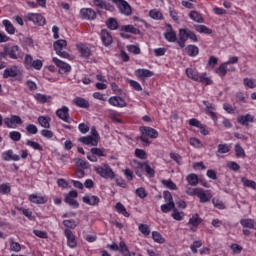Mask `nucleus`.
Wrapping results in <instances>:
<instances>
[{
    "label": "nucleus",
    "instance_id": "obj_53",
    "mask_svg": "<svg viewBox=\"0 0 256 256\" xmlns=\"http://www.w3.org/2000/svg\"><path fill=\"white\" fill-rule=\"evenodd\" d=\"M189 143L195 149H201L203 147V142L197 138H190Z\"/></svg>",
    "mask_w": 256,
    "mask_h": 256
},
{
    "label": "nucleus",
    "instance_id": "obj_27",
    "mask_svg": "<svg viewBox=\"0 0 256 256\" xmlns=\"http://www.w3.org/2000/svg\"><path fill=\"white\" fill-rule=\"evenodd\" d=\"M135 75L139 79H147L149 77H153L155 75L153 71L148 70V69H137L135 70Z\"/></svg>",
    "mask_w": 256,
    "mask_h": 256
},
{
    "label": "nucleus",
    "instance_id": "obj_59",
    "mask_svg": "<svg viewBox=\"0 0 256 256\" xmlns=\"http://www.w3.org/2000/svg\"><path fill=\"white\" fill-rule=\"evenodd\" d=\"M149 15L152 19H163V14L161 13V11L157 10V9H154V10H151L149 12Z\"/></svg>",
    "mask_w": 256,
    "mask_h": 256
},
{
    "label": "nucleus",
    "instance_id": "obj_16",
    "mask_svg": "<svg viewBox=\"0 0 256 256\" xmlns=\"http://www.w3.org/2000/svg\"><path fill=\"white\" fill-rule=\"evenodd\" d=\"M28 21H32L34 25H45V18L38 13H29L26 16Z\"/></svg>",
    "mask_w": 256,
    "mask_h": 256
},
{
    "label": "nucleus",
    "instance_id": "obj_10",
    "mask_svg": "<svg viewBox=\"0 0 256 256\" xmlns=\"http://www.w3.org/2000/svg\"><path fill=\"white\" fill-rule=\"evenodd\" d=\"M196 197H198L200 203H209V201L213 199V194L211 193V190L200 188Z\"/></svg>",
    "mask_w": 256,
    "mask_h": 256
},
{
    "label": "nucleus",
    "instance_id": "obj_62",
    "mask_svg": "<svg viewBox=\"0 0 256 256\" xmlns=\"http://www.w3.org/2000/svg\"><path fill=\"white\" fill-rule=\"evenodd\" d=\"M9 137L12 141H21V134L19 131H11Z\"/></svg>",
    "mask_w": 256,
    "mask_h": 256
},
{
    "label": "nucleus",
    "instance_id": "obj_32",
    "mask_svg": "<svg viewBox=\"0 0 256 256\" xmlns=\"http://www.w3.org/2000/svg\"><path fill=\"white\" fill-rule=\"evenodd\" d=\"M17 75H18V71L16 67L7 68L4 70L3 78L9 79V77H17Z\"/></svg>",
    "mask_w": 256,
    "mask_h": 256
},
{
    "label": "nucleus",
    "instance_id": "obj_25",
    "mask_svg": "<svg viewBox=\"0 0 256 256\" xmlns=\"http://www.w3.org/2000/svg\"><path fill=\"white\" fill-rule=\"evenodd\" d=\"M73 103L76 107H80L81 109H89L90 107L89 100L82 97L74 98Z\"/></svg>",
    "mask_w": 256,
    "mask_h": 256
},
{
    "label": "nucleus",
    "instance_id": "obj_20",
    "mask_svg": "<svg viewBox=\"0 0 256 256\" xmlns=\"http://www.w3.org/2000/svg\"><path fill=\"white\" fill-rule=\"evenodd\" d=\"M3 161H20L21 157L13 153V150H7L2 153Z\"/></svg>",
    "mask_w": 256,
    "mask_h": 256
},
{
    "label": "nucleus",
    "instance_id": "obj_46",
    "mask_svg": "<svg viewBox=\"0 0 256 256\" xmlns=\"http://www.w3.org/2000/svg\"><path fill=\"white\" fill-rule=\"evenodd\" d=\"M34 99H36L38 103H49V101H51V97L44 94H36Z\"/></svg>",
    "mask_w": 256,
    "mask_h": 256
},
{
    "label": "nucleus",
    "instance_id": "obj_31",
    "mask_svg": "<svg viewBox=\"0 0 256 256\" xmlns=\"http://www.w3.org/2000/svg\"><path fill=\"white\" fill-rule=\"evenodd\" d=\"M2 24L5 27V31L8 33V35H15V26H13V23H11V21L3 20Z\"/></svg>",
    "mask_w": 256,
    "mask_h": 256
},
{
    "label": "nucleus",
    "instance_id": "obj_58",
    "mask_svg": "<svg viewBox=\"0 0 256 256\" xmlns=\"http://www.w3.org/2000/svg\"><path fill=\"white\" fill-rule=\"evenodd\" d=\"M11 193V186L9 184H1L0 185V194L1 195H9Z\"/></svg>",
    "mask_w": 256,
    "mask_h": 256
},
{
    "label": "nucleus",
    "instance_id": "obj_49",
    "mask_svg": "<svg viewBox=\"0 0 256 256\" xmlns=\"http://www.w3.org/2000/svg\"><path fill=\"white\" fill-rule=\"evenodd\" d=\"M171 217L175 221H183V217H185V215L183 214V212H179V210L175 208L174 211H172Z\"/></svg>",
    "mask_w": 256,
    "mask_h": 256
},
{
    "label": "nucleus",
    "instance_id": "obj_38",
    "mask_svg": "<svg viewBox=\"0 0 256 256\" xmlns=\"http://www.w3.org/2000/svg\"><path fill=\"white\" fill-rule=\"evenodd\" d=\"M152 239L155 243H159L160 245H163V243H165V238L158 231L152 232Z\"/></svg>",
    "mask_w": 256,
    "mask_h": 256
},
{
    "label": "nucleus",
    "instance_id": "obj_43",
    "mask_svg": "<svg viewBox=\"0 0 256 256\" xmlns=\"http://www.w3.org/2000/svg\"><path fill=\"white\" fill-rule=\"evenodd\" d=\"M189 17L190 19H192V21H195L196 23H203V16H201L197 11H191L189 13Z\"/></svg>",
    "mask_w": 256,
    "mask_h": 256
},
{
    "label": "nucleus",
    "instance_id": "obj_39",
    "mask_svg": "<svg viewBox=\"0 0 256 256\" xmlns=\"http://www.w3.org/2000/svg\"><path fill=\"white\" fill-rule=\"evenodd\" d=\"M26 145L27 147H31V149H34V151H43V146L33 140H26Z\"/></svg>",
    "mask_w": 256,
    "mask_h": 256
},
{
    "label": "nucleus",
    "instance_id": "obj_14",
    "mask_svg": "<svg viewBox=\"0 0 256 256\" xmlns=\"http://www.w3.org/2000/svg\"><path fill=\"white\" fill-rule=\"evenodd\" d=\"M4 53L5 55H8L10 59H19L21 50L19 49V46H11L4 48Z\"/></svg>",
    "mask_w": 256,
    "mask_h": 256
},
{
    "label": "nucleus",
    "instance_id": "obj_54",
    "mask_svg": "<svg viewBox=\"0 0 256 256\" xmlns=\"http://www.w3.org/2000/svg\"><path fill=\"white\" fill-rule=\"evenodd\" d=\"M121 31H125V33L136 34V33H138L139 30L137 28H135V26H133V25H124L121 27Z\"/></svg>",
    "mask_w": 256,
    "mask_h": 256
},
{
    "label": "nucleus",
    "instance_id": "obj_47",
    "mask_svg": "<svg viewBox=\"0 0 256 256\" xmlns=\"http://www.w3.org/2000/svg\"><path fill=\"white\" fill-rule=\"evenodd\" d=\"M241 182L243 183L244 187H249L250 189H256V182L253 180H249L245 177L241 179Z\"/></svg>",
    "mask_w": 256,
    "mask_h": 256
},
{
    "label": "nucleus",
    "instance_id": "obj_29",
    "mask_svg": "<svg viewBox=\"0 0 256 256\" xmlns=\"http://www.w3.org/2000/svg\"><path fill=\"white\" fill-rule=\"evenodd\" d=\"M77 50L79 51L81 57H91V49H89V47H87V45L83 44V43H78L76 45Z\"/></svg>",
    "mask_w": 256,
    "mask_h": 256
},
{
    "label": "nucleus",
    "instance_id": "obj_12",
    "mask_svg": "<svg viewBox=\"0 0 256 256\" xmlns=\"http://www.w3.org/2000/svg\"><path fill=\"white\" fill-rule=\"evenodd\" d=\"M80 17L81 19H86L87 21H93V19H96L97 12L91 8H82L80 10Z\"/></svg>",
    "mask_w": 256,
    "mask_h": 256
},
{
    "label": "nucleus",
    "instance_id": "obj_15",
    "mask_svg": "<svg viewBox=\"0 0 256 256\" xmlns=\"http://www.w3.org/2000/svg\"><path fill=\"white\" fill-rule=\"evenodd\" d=\"M64 235L67 239L68 247H70V249H75V247H77V239H75V234H73V231L65 229Z\"/></svg>",
    "mask_w": 256,
    "mask_h": 256
},
{
    "label": "nucleus",
    "instance_id": "obj_35",
    "mask_svg": "<svg viewBox=\"0 0 256 256\" xmlns=\"http://www.w3.org/2000/svg\"><path fill=\"white\" fill-rule=\"evenodd\" d=\"M186 181H188L189 185L192 187H197V185H199V177L197 174H189L186 178Z\"/></svg>",
    "mask_w": 256,
    "mask_h": 256
},
{
    "label": "nucleus",
    "instance_id": "obj_50",
    "mask_svg": "<svg viewBox=\"0 0 256 256\" xmlns=\"http://www.w3.org/2000/svg\"><path fill=\"white\" fill-rule=\"evenodd\" d=\"M106 25L108 29H111L112 31H115L117 27H119L117 20H115L114 18H109L106 22Z\"/></svg>",
    "mask_w": 256,
    "mask_h": 256
},
{
    "label": "nucleus",
    "instance_id": "obj_37",
    "mask_svg": "<svg viewBox=\"0 0 256 256\" xmlns=\"http://www.w3.org/2000/svg\"><path fill=\"white\" fill-rule=\"evenodd\" d=\"M118 251H120V253H122V255L124 256H132L133 254H131V252L129 251V248L127 247V244H125L124 241H121L119 243V248Z\"/></svg>",
    "mask_w": 256,
    "mask_h": 256
},
{
    "label": "nucleus",
    "instance_id": "obj_5",
    "mask_svg": "<svg viewBox=\"0 0 256 256\" xmlns=\"http://www.w3.org/2000/svg\"><path fill=\"white\" fill-rule=\"evenodd\" d=\"M4 125L8 129H17L19 125H23V120L17 115H12L10 117L4 118Z\"/></svg>",
    "mask_w": 256,
    "mask_h": 256
},
{
    "label": "nucleus",
    "instance_id": "obj_9",
    "mask_svg": "<svg viewBox=\"0 0 256 256\" xmlns=\"http://www.w3.org/2000/svg\"><path fill=\"white\" fill-rule=\"evenodd\" d=\"M203 105H205V107H206L205 111H206L207 115H210V117L214 121V123H217L218 118H217V114L215 113L217 108H216L215 104L204 100Z\"/></svg>",
    "mask_w": 256,
    "mask_h": 256
},
{
    "label": "nucleus",
    "instance_id": "obj_52",
    "mask_svg": "<svg viewBox=\"0 0 256 256\" xmlns=\"http://www.w3.org/2000/svg\"><path fill=\"white\" fill-rule=\"evenodd\" d=\"M231 151V146L229 144H219L218 145V151L217 153H220L221 155L225 153H229Z\"/></svg>",
    "mask_w": 256,
    "mask_h": 256
},
{
    "label": "nucleus",
    "instance_id": "obj_57",
    "mask_svg": "<svg viewBox=\"0 0 256 256\" xmlns=\"http://www.w3.org/2000/svg\"><path fill=\"white\" fill-rule=\"evenodd\" d=\"M217 63H219V58H217L215 56H211L208 60L207 68L215 69V65H217Z\"/></svg>",
    "mask_w": 256,
    "mask_h": 256
},
{
    "label": "nucleus",
    "instance_id": "obj_13",
    "mask_svg": "<svg viewBox=\"0 0 256 256\" xmlns=\"http://www.w3.org/2000/svg\"><path fill=\"white\" fill-rule=\"evenodd\" d=\"M82 201L83 203H85L86 205H90L91 207H96V205H99V203H101V199L93 194H86L82 198Z\"/></svg>",
    "mask_w": 256,
    "mask_h": 256
},
{
    "label": "nucleus",
    "instance_id": "obj_45",
    "mask_svg": "<svg viewBox=\"0 0 256 256\" xmlns=\"http://www.w3.org/2000/svg\"><path fill=\"white\" fill-rule=\"evenodd\" d=\"M115 209H116L117 213H120L124 217H129V212H127V209L125 208V206L123 204H121L120 202H118L116 204Z\"/></svg>",
    "mask_w": 256,
    "mask_h": 256
},
{
    "label": "nucleus",
    "instance_id": "obj_44",
    "mask_svg": "<svg viewBox=\"0 0 256 256\" xmlns=\"http://www.w3.org/2000/svg\"><path fill=\"white\" fill-rule=\"evenodd\" d=\"M195 30L198 33H204L205 35H211L213 33V31L205 25H196Z\"/></svg>",
    "mask_w": 256,
    "mask_h": 256
},
{
    "label": "nucleus",
    "instance_id": "obj_36",
    "mask_svg": "<svg viewBox=\"0 0 256 256\" xmlns=\"http://www.w3.org/2000/svg\"><path fill=\"white\" fill-rule=\"evenodd\" d=\"M161 184L166 187V189H171V191H177V184L173 180H161Z\"/></svg>",
    "mask_w": 256,
    "mask_h": 256
},
{
    "label": "nucleus",
    "instance_id": "obj_4",
    "mask_svg": "<svg viewBox=\"0 0 256 256\" xmlns=\"http://www.w3.org/2000/svg\"><path fill=\"white\" fill-rule=\"evenodd\" d=\"M54 50L56 51V55L62 57L63 59H69V53L63 51L65 47H67V41L60 39L54 42Z\"/></svg>",
    "mask_w": 256,
    "mask_h": 256
},
{
    "label": "nucleus",
    "instance_id": "obj_1",
    "mask_svg": "<svg viewBox=\"0 0 256 256\" xmlns=\"http://www.w3.org/2000/svg\"><path fill=\"white\" fill-rule=\"evenodd\" d=\"M186 75L188 79L192 81H197L198 83H204V85H211V79L207 77V73H202L199 75L197 69L187 68Z\"/></svg>",
    "mask_w": 256,
    "mask_h": 256
},
{
    "label": "nucleus",
    "instance_id": "obj_33",
    "mask_svg": "<svg viewBox=\"0 0 256 256\" xmlns=\"http://www.w3.org/2000/svg\"><path fill=\"white\" fill-rule=\"evenodd\" d=\"M162 213H169L170 211H174L175 208V202H166L165 204H162L160 207Z\"/></svg>",
    "mask_w": 256,
    "mask_h": 256
},
{
    "label": "nucleus",
    "instance_id": "obj_34",
    "mask_svg": "<svg viewBox=\"0 0 256 256\" xmlns=\"http://www.w3.org/2000/svg\"><path fill=\"white\" fill-rule=\"evenodd\" d=\"M186 53H188L190 57H197V55H199V47L195 45H188L186 47Z\"/></svg>",
    "mask_w": 256,
    "mask_h": 256
},
{
    "label": "nucleus",
    "instance_id": "obj_3",
    "mask_svg": "<svg viewBox=\"0 0 256 256\" xmlns=\"http://www.w3.org/2000/svg\"><path fill=\"white\" fill-rule=\"evenodd\" d=\"M140 133L142 134L140 137L141 141L148 145L151 144L148 137H150V139H157V137H159V132H157V130L147 126L140 127Z\"/></svg>",
    "mask_w": 256,
    "mask_h": 256
},
{
    "label": "nucleus",
    "instance_id": "obj_24",
    "mask_svg": "<svg viewBox=\"0 0 256 256\" xmlns=\"http://www.w3.org/2000/svg\"><path fill=\"white\" fill-rule=\"evenodd\" d=\"M93 5L95 7H99V9H105L106 11H115V7L111 6V4H107L104 0H93Z\"/></svg>",
    "mask_w": 256,
    "mask_h": 256
},
{
    "label": "nucleus",
    "instance_id": "obj_7",
    "mask_svg": "<svg viewBox=\"0 0 256 256\" xmlns=\"http://www.w3.org/2000/svg\"><path fill=\"white\" fill-rule=\"evenodd\" d=\"M29 201L30 203H33L34 205H45L49 199L45 195H41V193H33L29 195Z\"/></svg>",
    "mask_w": 256,
    "mask_h": 256
},
{
    "label": "nucleus",
    "instance_id": "obj_17",
    "mask_svg": "<svg viewBox=\"0 0 256 256\" xmlns=\"http://www.w3.org/2000/svg\"><path fill=\"white\" fill-rule=\"evenodd\" d=\"M52 61L55 65H57L60 69V73H69L71 71V65L66 62L61 61L57 57H53Z\"/></svg>",
    "mask_w": 256,
    "mask_h": 256
},
{
    "label": "nucleus",
    "instance_id": "obj_11",
    "mask_svg": "<svg viewBox=\"0 0 256 256\" xmlns=\"http://www.w3.org/2000/svg\"><path fill=\"white\" fill-rule=\"evenodd\" d=\"M109 105H112V107H118L120 109H123V107H127V102L125 99L121 98V96H111L108 99Z\"/></svg>",
    "mask_w": 256,
    "mask_h": 256
},
{
    "label": "nucleus",
    "instance_id": "obj_26",
    "mask_svg": "<svg viewBox=\"0 0 256 256\" xmlns=\"http://www.w3.org/2000/svg\"><path fill=\"white\" fill-rule=\"evenodd\" d=\"M101 41L105 47H109L113 43V36L107 30L101 31Z\"/></svg>",
    "mask_w": 256,
    "mask_h": 256
},
{
    "label": "nucleus",
    "instance_id": "obj_42",
    "mask_svg": "<svg viewBox=\"0 0 256 256\" xmlns=\"http://www.w3.org/2000/svg\"><path fill=\"white\" fill-rule=\"evenodd\" d=\"M63 225L66 227L65 229H69V231H71V229H75L77 227L78 223L73 219H67L63 221Z\"/></svg>",
    "mask_w": 256,
    "mask_h": 256
},
{
    "label": "nucleus",
    "instance_id": "obj_8",
    "mask_svg": "<svg viewBox=\"0 0 256 256\" xmlns=\"http://www.w3.org/2000/svg\"><path fill=\"white\" fill-rule=\"evenodd\" d=\"M77 191L76 190H71L66 196H65V201L66 203L72 207V209H77L79 207V202H77Z\"/></svg>",
    "mask_w": 256,
    "mask_h": 256
},
{
    "label": "nucleus",
    "instance_id": "obj_55",
    "mask_svg": "<svg viewBox=\"0 0 256 256\" xmlns=\"http://www.w3.org/2000/svg\"><path fill=\"white\" fill-rule=\"evenodd\" d=\"M243 82H244V85L249 89H255L256 87V81L253 78H245Z\"/></svg>",
    "mask_w": 256,
    "mask_h": 256
},
{
    "label": "nucleus",
    "instance_id": "obj_63",
    "mask_svg": "<svg viewBox=\"0 0 256 256\" xmlns=\"http://www.w3.org/2000/svg\"><path fill=\"white\" fill-rule=\"evenodd\" d=\"M136 195L140 199H145V197H147V190H145V188H143V187L137 188Z\"/></svg>",
    "mask_w": 256,
    "mask_h": 256
},
{
    "label": "nucleus",
    "instance_id": "obj_23",
    "mask_svg": "<svg viewBox=\"0 0 256 256\" xmlns=\"http://www.w3.org/2000/svg\"><path fill=\"white\" fill-rule=\"evenodd\" d=\"M188 225L191 231H197V227L201 225V219L199 218V215H192V217L189 219Z\"/></svg>",
    "mask_w": 256,
    "mask_h": 256
},
{
    "label": "nucleus",
    "instance_id": "obj_6",
    "mask_svg": "<svg viewBox=\"0 0 256 256\" xmlns=\"http://www.w3.org/2000/svg\"><path fill=\"white\" fill-rule=\"evenodd\" d=\"M113 3H115V5H117L120 13H122V15H126L129 16L132 13L131 10V5H129V3H127V1L125 0H113Z\"/></svg>",
    "mask_w": 256,
    "mask_h": 256
},
{
    "label": "nucleus",
    "instance_id": "obj_40",
    "mask_svg": "<svg viewBox=\"0 0 256 256\" xmlns=\"http://www.w3.org/2000/svg\"><path fill=\"white\" fill-rule=\"evenodd\" d=\"M165 39L168 40L169 43H175V41H177V33L170 29L165 33Z\"/></svg>",
    "mask_w": 256,
    "mask_h": 256
},
{
    "label": "nucleus",
    "instance_id": "obj_61",
    "mask_svg": "<svg viewBox=\"0 0 256 256\" xmlns=\"http://www.w3.org/2000/svg\"><path fill=\"white\" fill-rule=\"evenodd\" d=\"M23 215L29 219V221H35V216L33 215V212L29 209L22 208L21 209Z\"/></svg>",
    "mask_w": 256,
    "mask_h": 256
},
{
    "label": "nucleus",
    "instance_id": "obj_21",
    "mask_svg": "<svg viewBox=\"0 0 256 256\" xmlns=\"http://www.w3.org/2000/svg\"><path fill=\"white\" fill-rule=\"evenodd\" d=\"M227 71H235V67L228 68L227 63L224 62L215 70V73L219 75V77H225Z\"/></svg>",
    "mask_w": 256,
    "mask_h": 256
},
{
    "label": "nucleus",
    "instance_id": "obj_18",
    "mask_svg": "<svg viewBox=\"0 0 256 256\" xmlns=\"http://www.w3.org/2000/svg\"><path fill=\"white\" fill-rule=\"evenodd\" d=\"M237 121L238 123H240V125H243L244 127H249V123L255 122V116L251 114L239 115L237 117Z\"/></svg>",
    "mask_w": 256,
    "mask_h": 256
},
{
    "label": "nucleus",
    "instance_id": "obj_56",
    "mask_svg": "<svg viewBox=\"0 0 256 256\" xmlns=\"http://www.w3.org/2000/svg\"><path fill=\"white\" fill-rule=\"evenodd\" d=\"M179 39H181V41H187V39H189V29H187V28L180 29L179 30Z\"/></svg>",
    "mask_w": 256,
    "mask_h": 256
},
{
    "label": "nucleus",
    "instance_id": "obj_51",
    "mask_svg": "<svg viewBox=\"0 0 256 256\" xmlns=\"http://www.w3.org/2000/svg\"><path fill=\"white\" fill-rule=\"evenodd\" d=\"M26 131L28 135H37V133H39V128H37L35 124H28L26 126Z\"/></svg>",
    "mask_w": 256,
    "mask_h": 256
},
{
    "label": "nucleus",
    "instance_id": "obj_60",
    "mask_svg": "<svg viewBox=\"0 0 256 256\" xmlns=\"http://www.w3.org/2000/svg\"><path fill=\"white\" fill-rule=\"evenodd\" d=\"M135 157H137L138 159H142V160L147 159V152H145V150H143V149L137 148L135 150Z\"/></svg>",
    "mask_w": 256,
    "mask_h": 256
},
{
    "label": "nucleus",
    "instance_id": "obj_19",
    "mask_svg": "<svg viewBox=\"0 0 256 256\" xmlns=\"http://www.w3.org/2000/svg\"><path fill=\"white\" fill-rule=\"evenodd\" d=\"M56 115L65 123H71L69 119V108L67 106H62L60 109H58L56 111Z\"/></svg>",
    "mask_w": 256,
    "mask_h": 256
},
{
    "label": "nucleus",
    "instance_id": "obj_2",
    "mask_svg": "<svg viewBox=\"0 0 256 256\" xmlns=\"http://www.w3.org/2000/svg\"><path fill=\"white\" fill-rule=\"evenodd\" d=\"M94 171L102 177V179H115V172H113V168L109 166V164H100L94 167Z\"/></svg>",
    "mask_w": 256,
    "mask_h": 256
},
{
    "label": "nucleus",
    "instance_id": "obj_28",
    "mask_svg": "<svg viewBox=\"0 0 256 256\" xmlns=\"http://www.w3.org/2000/svg\"><path fill=\"white\" fill-rule=\"evenodd\" d=\"M240 225H242L244 229H256V221H255V219L242 218L240 220Z\"/></svg>",
    "mask_w": 256,
    "mask_h": 256
},
{
    "label": "nucleus",
    "instance_id": "obj_22",
    "mask_svg": "<svg viewBox=\"0 0 256 256\" xmlns=\"http://www.w3.org/2000/svg\"><path fill=\"white\" fill-rule=\"evenodd\" d=\"M80 143L84 145H91L92 147H97L99 140L93 136H84L79 139Z\"/></svg>",
    "mask_w": 256,
    "mask_h": 256
},
{
    "label": "nucleus",
    "instance_id": "obj_41",
    "mask_svg": "<svg viewBox=\"0 0 256 256\" xmlns=\"http://www.w3.org/2000/svg\"><path fill=\"white\" fill-rule=\"evenodd\" d=\"M138 229H139L140 233H142V235H144V237H149V235H151V228H149V225H147V224H140L138 226Z\"/></svg>",
    "mask_w": 256,
    "mask_h": 256
},
{
    "label": "nucleus",
    "instance_id": "obj_30",
    "mask_svg": "<svg viewBox=\"0 0 256 256\" xmlns=\"http://www.w3.org/2000/svg\"><path fill=\"white\" fill-rule=\"evenodd\" d=\"M38 123L44 129H49L51 127V117L49 116H39Z\"/></svg>",
    "mask_w": 256,
    "mask_h": 256
},
{
    "label": "nucleus",
    "instance_id": "obj_48",
    "mask_svg": "<svg viewBox=\"0 0 256 256\" xmlns=\"http://www.w3.org/2000/svg\"><path fill=\"white\" fill-rule=\"evenodd\" d=\"M235 153H236V157H238V159H244L245 149H243V147H241V145H239V144L235 145Z\"/></svg>",
    "mask_w": 256,
    "mask_h": 256
},
{
    "label": "nucleus",
    "instance_id": "obj_64",
    "mask_svg": "<svg viewBox=\"0 0 256 256\" xmlns=\"http://www.w3.org/2000/svg\"><path fill=\"white\" fill-rule=\"evenodd\" d=\"M212 203H213L214 207H216V209H225V204L223 203V201H221L217 198H214L212 200Z\"/></svg>",
    "mask_w": 256,
    "mask_h": 256
}]
</instances>
